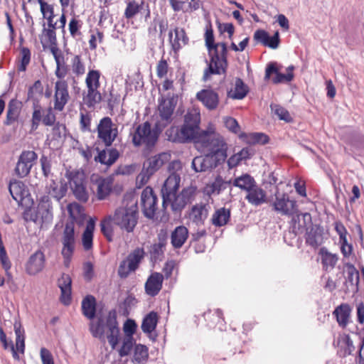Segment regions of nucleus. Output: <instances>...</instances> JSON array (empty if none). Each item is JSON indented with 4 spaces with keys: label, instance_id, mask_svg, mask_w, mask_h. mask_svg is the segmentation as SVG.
I'll list each match as a JSON object with an SVG mask.
<instances>
[{
    "label": "nucleus",
    "instance_id": "nucleus-1",
    "mask_svg": "<svg viewBox=\"0 0 364 364\" xmlns=\"http://www.w3.org/2000/svg\"><path fill=\"white\" fill-rule=\"evenodd\" d=\"M82 312L90 320L89 330L92 336L103 341L106 337L112 348L114 349L119 343L120 333L116 310H110L105 318L102 315L96 316V299L92 295H87L82 301Z\"/></svg>",
    "mask_w": 364,
    "mask_h": 364
},
{
    "label": "nucleus",
    "instance_id": "nucleus-2",
    "mask_svg": "<svg viewBox=\"0 0 364 364\" xmlns=\"http://www.w3.org/2000/svg\"><path fill=\"white\" fill-rule=\"evenodd\" d=\"M180 181V176L174 173L170 175L165 181L161 190L164 210L170 205L173 212L181 213L186 205L191 202L194 193L191 188H183L177 194Z\"/></svg>",
    "mask_w": 364,
    "mask_h": 364
},
{
    "label": "nucleus",
    "instance_id": "nucleus-3",
    "mask_svg": "<svg viewBox=\"0 0 364 364\" xmlns=\"http://www.w3.org/2000/svg\"><path fill=\"white\" fill-rule=\"evenodd\" d=\"M200 113L188 112L184 116L183 124L181 128L172 127L166 130L168 140L181 144L193 141L196 146L198 138L202 135L203 130L200 129Z\"/></svg>",
    "mask_w": 364,
    "mask_h": 364
},
{
    "label": "nucleus",
    "instance_id": "nucleus-4",
    "mask_svg": "<svg viewBox=\"0 0 364 364\" xmlns=\"http://www.w3.org/2000/svg\"><path fill=\"white\" fill-rule=\"evenodd\" d=\"M196 147L202 151H207V154L214 157L218 164L224 163L228 157L227 143L223 137L215 133L212 128L202 131V135L198 138Z\"/></svg>",
    "mask_w": 364,
    "mask_h": 364
},
{
    "label": "nucleus",
    "instance_id": "nucleus-5",
    "mask_svg": "<svg viewBox=\"0 0 364 364\" xmlns=\"http://www.w3.org/2000/svg\"><path fill=\"white\" fill-rule=\"evenodd\" d=\"M81 208L82 207L76 203H70L68 205V211L70 220L67 221L65 225L61 239L63 244L61 254L65 259L66 265L69 263L75 250V221L77 215L80 214Z\"/></svg>",
    "mask_w": 364,
    "mask_h": 364
},
{
    "label": "nucleus",
    "instance_id": "nucleus-6",
    "mask_svg": "<svg viewBox=\"0 0 364 364\" xmlns=\"http://www.w3.org/2000/svg\"><path fill=\"white\" fill-rule=\"evenodd\" d=\"M109 220L121 230L133 232L139 220L137 202L117 208L112 215H109Z\"/></svg>",
    "mask_w": 364,
    "mask_h": 364
},
{
    "label": "nucleus",
    "instance_id": "nucleus-7",
    "mask_svg": "<svg viewBox=\"0 0 364 364\" xmlns=\"http://www.w3.org/2000/svg\"><path fill=\"white\" fill-rule=\"evenodd\" d=\"M160 133L161 130L157 124L151 129L150 122L146 121L136 128L132 136V143L136 147L144 144L142 153L144 156H148L153 151Z\"/></svg>",
    "mask_w": 364,
    "mask_h": 364
},
{
    "label": "nucleus",
    "instance_id": "nucleus-8",
    "mask_svg": "<svg viewBox=\"0 0 364 364\" xmlns=\"http://www.w3.org/2000/svg\"><path fill=\"white\" fill-rule=\"evenodd\" d=\"M65 177L69 181L70 189L75 198L80 202L86 203L89 199V193L84 171H68L65 173Z\"/></svg>",
    "mask_w": 364,
    "mask_h": 364
},
{
    "label": "nucleus",
    "instance_id": "nucleus-9",
    "mask_svg": "<svg viewBox=\"0 0 364 364\" xmlns=\"http://www.w3.org/2000/svg\"><path fill=\"white\" fill-rule=\"evenodd\" d=\"M213 53H209L210 55L208 68L204 70L203 80L207 81L212 75H225L228 67V50L219 51L213 48Z\"/></svg>",
    "mask_w": 364,
    "mask_h": 364
},
{
    "label": "nucleus",
    "instance_id": "nucleus-10",
    "mask_svg": "<svg viewBox=\"0 0 364 364\" xmlns=\"http://www.w3.org/2000/svg\"><path fill=\"white\" fill-rule=\"evenodd\" d=\"M144 256L145 252L143 248L136 247L132 251L126 259L119 263L117 269L118 276L121 279L127 278L131 272H135L139 268Z\"/></svg>",
    "mask_w": 364,
    "mask_h": 364
},
{
    "label": "nucleus",
    "instance_id": "nucleus-11",
    "mask_svg": "<svg viewBox=\"0 0 364 364\" xmlns=\"http://www.w3.org/2000/svg\"><path fill=\"white\" fill-rule=\"evenodd\" d=\"M274 196L275 200L271 203L274 212L288 216L294 215L299 212L296 201L291 199L288 193H280L277 190Z\"/></svg>",
    "mask_w": 364,
    "mask_h": 364
},
{
    "label": "nucleus",
    "instance_id": "nucleus-12",
    "mask_svg": "<svg viewBox=\"0 0 364 364\" xmlns=\"http://www.w3.org/2000/svg\"><path fill=\"white\" fill-rule=\"evenodd\" d=\"M97 137L106 146H110L118 135L116 125L109 117H103L97 125Z\"/></svg>",
    "mask_w": 364,
    "mask_h": 364
},
{
    "label": "nucleus",
    "instance_id": "nucleus-13",
    "mask_svg": "<svg viewBox=\"0 0 364 364\" xmlns=\"http://www.w3.org/2000/svg\"><path fill=\"white\" fill-rule=\"evenodd\" d=\"M38 159L37 154L33 151H23L18 157L15 173L19 178L28 175L33 166V163Z\"/></svg>",
    "mask_w": 364,
    "mask_h": 364
},
{
    "label": "nucleus",
    "instance_id": "nucleus-14",
    "mask_svg": "<svg viewBox=\"0 0 364 364\" xmlns=\"http://www.w3.org/2000/svg\"><path fill=\"white\" fill-rule=\"evenodd\" d=\"M143 213L146 218L152 219L156 210L157 196L155 195L152 188L146 187L141 195Z\"/></svg>",
    "mask_w": 364,
    "mask_h": 364
},
{
    "label": "nucleus",
    "instance_id": "nucleus-15",
    "mask_svg": "<svg viewBox=\"0 0 364 364\" xmlns=\"http://www.w3.org/2000/svg\"><path fill=\"white\" fill-rule=\"evenodd\" d=\"M168 240V233L166 230H161L157 235V241L150 245L149 253L150 259L153 262L161 261L164 257V252Z\"/></svg>",
    "mask_w": 364,
    "mask_h": 364
},
{
    "label": "nucleus",
    "instance_id": "nucleus-16",
    "mask_svg": "<svg viewBox=\"0 0 364 364\" xmlns=\"http://www.w3.org/2000/svg\"><path fill=\"white\" fill-rule=\"evenodd\" d=\"M168 157L169 155L164 152L149 158L143 164L141 173L149 179L168 161Z\"/></svg>",
    "mask_w": 364,
    "mask_h": 364
},
{
    "label": "nucleus",
    "instance_id": "nucleus-17",
    "mask_svg": "<svg viewBox=\"0 0 364 364\" xmlns=\"http://www.w3.org/2000/svg\"><path fill=\"white\" fill-rule=\"evenodd\" d=\"M54 108L62 111L70 98L68 85L65 80H58L55 85Z\"/></svg>",
    "mask_w": 364,
    "mask_h": 364
},
{
    "label": "nucleus",
    "instance_id": "nucleus-18",
    "mask_svg": "<svg viewBox=\"0 0 364 364\" xmlns=\"http://www.w3.org/2000/svg\"><path fill=\"white\" fill-rule=\"evenodd\" d=\"M46 258L41 250L32 254L26 263V272L29 275H36L41 272L45 267Z\"/></svg>",
    "mask_w": 364,
    "mask_h": 364
},
{
    "label": "nucleus",
    "instance_id": "nucleus-19",
    "mask_svg": "<svg viewBox=\"0 0 364 364\" xmlns=\"http://www.w3.org/2000/svg\"><path fill=\"white\" fill-rule=\"evenodd\" d=\"M221 164L210 155L196 156L191 163V166L196 172H204L216 168Z\"/></svg>",
    "mask_w": 364,
    "mask_h": 364
},
{
    "label": "nucleus",
    "instance_id": "nucleus-20",
    "mask_svg": "<svg viewBox=\"0 0 364 364\" xmlns=\"http://www.w3.org/2000/svg\"><path fill=\"white\" fill-rule=\"evenodd\" d=\"M196 98L209 110H214L219 103L218 94L213 90L204 89L198 92Z\"/></svg>",
    "mask_w": 364,
    "mask_h": 364
},
{
    "label": "nucleus",
    "instance_id": "nucleus-21",
    "mask_svg": "<svg viewBox=\"0 0 364 364\" xmlns=\"http://www.w3.org/2000/svg\"><path fill=\"white\" fill-rule=\"evenodd\" d=\"M164 275L159 272L150 274L145 283V291L151 296H156L162 288Z\"/></svg>",
    "mask_w": 364,
    "mask_h": 364
},
{
    "label": "nucleus",
    "instance_id": "nucleus-22",
    "mask_svg": "<svg viewBox=\"0 0 364 364\" xmlns=\"http://www.w3.org/2000/svg\"><path fill=\"white\" fill-rule=\"evenodd\" d=\"M323 228L319 225H312L310 228H306V242L314 248L320 246L323 242Z\"/></svg>",
    "mask_w": 364,
    "mask_h": 364
},
{
    "label": "nucleus",
    "instance_id": "nucleus-23",
    "mask_svg": "<svg viewBox=\"0 0 364 364\" xmlns=\"http://www.w3.org/2000/svg\"><path fill=\"white\" fill-rule=\"evenodd\" d=\"M176 107V102L173 98L167 100L162 98L159 101V113L161 119L166 122V124H170L172 121V115Z\"/></svg>",
    "mask_w": 364,
    "mask_h": 364
},
{
    "label": "nucleus",
    "instance_id": "nucleus-24",
    "mask_svg": "<svg viewBox=\"0 0 364 364\" xmlns=\"http://www.w3.org/2000/svg\"><path fill=\"white\" fill-rule=\"evenodd\" d=\"M37 215L43 223H49L53 219V207L49 196H43L37 207Z\"/></svg>",
    "mask_w": 364,
    "mask_h": 364
},
{
    "label": "nucleus",
    "instance_id": "nucleus-25",
    "mask_svg": "<svg viewBox=\"0 0 364 364\" xmlns=\"http://www.w3.org/2000/svg\"><path fill=\"white\" fill-rule=\"evenodd\" d=\"M58 284L60 289V301L64 305H69L71 302V284L72 279L67 274H63L58 279Z\"/></svg>",
    "mask_w": 364,
    "mask_h": 364
},
{
    "label": "nucleus",
    "instance_id": "nucleus-26",
    "mask_svg": "<svg viewBox=\"0 0 364 364\" xmlns=\"http://www.w3.org/2000/svg\"><path fill=\"white\" fill-rule=\"evenodd\" d=\"M22 108V103L17 99H11L9 104L6 111V117L4 122V125L10 126L15 122L18 120Z\"/></svg>",
    "mask_w": 364,
    "mask_h": 364
},
{
    "label": "nucleus",
    "instance_id": "nucleus-27",
    "mask_svg": "<svg viewBox=\"0 0 364 364\" xmlns=\"http://www.w3.org/2000/svg\"><path fill=\"white\" fill-rule=\"evenodd\" d=\"M93 185L97 186V196L99 200L105 199L111 192L112 181L108 178H103L98 176L91 178Z\"/></svg>",
    "mask_w": 364,
    "mask_h": 364
},
{
    "label": "nucleus",
    "instance_id": "nucleus-28",
    "mask_svg": "<svg viewBox=\"0 0 364 364\" xmlns=\"http://www.w3.org/2000/svg\"><path fill=\"white\" fill-rule=\"evenodd\" d=\"M245 199L252 205L259 206L267 203L266 192L256 183L249 190Z\"/></svg>",
    "mask_w": 364,
    "mask_h": 364
},
{
    "label": "nucleus",
    "instance_id": "nucleus-29",
    "mask_svg": "<svg viewBox=\"0 0 364 364\" xmlns=\"http://www.w3.org/2000/svg\"><path fill=\"white\" fill-rule=\"evenodd\" d=\"M273 73L276 75L275 77L272 78V82L274 84L291 82L294 78V73H281L279 72L276 63H271L266 68L264 78L269 79L270 75Z\"/></svg>",
    "mask_w": 364,
    "mask_h": 364
},
{
    "label": "nucleus",
    "instance_id": "nucleus-30",
    "mask_svg": "<svg viewBox=\"0 0 364 364\" xmlns=\"http://www.w3.org/2000/svg\"><path fill=\"white\" fill-rule=\"evenodd\" d=\"M175 38L173 39V31H170L168 33L169 41L171 44L172 49L177 52L179 50L182 46H185L188 43V38L183 28H175L174 30Z\"/></svg>",
    "mask_w": 364,
    "mask_h": 364
},
{
    "label": "nucleus",
    "instance_id": "nucleus-31",
    "mask_svg": "<svg viewBox=\"0 0 364 364\" xmlns=\"http://www.w3.org/2000/svg\"><path fill=\"white\" fill-rule=\"evenodd\" d=\"M188 237V230L183 225L176 227L171 232V242L176 249L181 248Z\"/></svg>",
    "mask_w": 364,
    "mask_h": 364
},
{
    "label": "nucleus",
    "instance_id": "nucleus-32",
    "mask_svg": "<svg viewBox=\"0 0 364 364\" xmlns=\"http://www.w3.org/2000/svg\"><path fill=\"white\" fill-rule=\"evenodd\" d=\"M351 309L348 304H341L333 312L340 326L345 328L350 316Z\"/></svg>",
    "mask_w": 364,
    "mask_h": 364
},
{
    "label": "nucleus",
    "instance_id": "nucleus-33",
    "mask_svg": "<svg viewBox=\"0 0 364 364\" xmlns=\"http://www.w3.org/2000/svg\"><path fill=\"white\" fill-rule=\"evenodd\" d=\"M95 227V221L92 218H90L87 221L85 229L82 235V243L85 250H90L92 247Z\"/></svg>",
    "mask_w": 364,
    "mask_h": 364
},
{
    "label": "nucleus",
    "instance_id": "nucleus-34",
    "mask_svg": "<svg viewBox=\"0 0 364 364\" xmlns=\"http://www.w3.org/2000/svg\"><path fill=\"white\" fill-rule=\"evenodd\" d=\"M230 219V210L225 208L217 209L211 218L212 224L215 227H222L228 224Z\"/></svg>",
    "mask_w": 364,
    "mask_h": 364
},
{
    "label": "nucleus",
    "instance_id": "nucleus-35",
    "mask_svg": "<svg viewBox=\"0 0 364 364\" xmlns=\"http://www.w3.org/2000/svg\"><path fill=\"white\" fill-rule=\"evenodd\" d=\"M159 316L156 312L151 311L143 318L141 330L144 333H151L156 329L158 323Z\"/></svg>",
    "mask_w": 364,
    "mask_h": 364
},
{
    "label": "nucleus",
    "instance_id": "nucleus-36",
    "mask_svg": "<svg viewBox=\"0 0 364 364\" xmlns=\"http://www.w3.org/2000/svg\"><path fill=\"white\" fill-rule=\"evenodd\" d=\"M239 137L245 140L247 144H266L269 141V136L263 133L255 132L250 134H246L242 132L239 134Z\"/></svg>",
    "mask_w": 364,
    "mask_h": 364
},
{
    "label": "nucleus",
    "instance_id": "nucleus-37",
    "mask_svg": "<svg viewBox=\"0 0 364 364\" xmlns=\"http://www.w3.org/2000/svg\"><path fill=\"white\" fill-rule=\"evenodd\" d=\"M208 215V210L205 204H196L191 208V217L193 221L196 223L203 224L204 220L207 218Z\"/></svg>",
    "mask_w": 364,
    "mask_h": 364
},
{
    "label": "nucleus",
    "instance_id": "nucleus-38",
    "mask_svg": "<svg viewBox=\"0 0 364 364\" xmlns=\"http://www.w3.org/2000/svg\"><path fill=\"white\" fill-rule=\"evenodd\" d=\"M255 178L248 173L242 174V176L235 178L232 181V185L235 187L245 191L247 193L252 187L256 184Z\"/></svg>",
    "mask_w": 364,
    "mask_h": 364
},
{
    "label": "nucleus",
    "instance_id": "nucleus-39",
    "mask_svg": "<svg viewBox=\"0 0 364 364\" xmlns=\"http://www.w3.org/2000/svg\"><path fill=\"white\" fill-rule=\"evenodd\" d=\"M68 191V186L65 181H60V186L58 187V183L53 180L50 184L48 193L60 201L65 195Z\"/></svg>",
    "mask_w": 364,
    "mask_h": 364
},
{
    "label": "nucleus",
    "instance_id": "nucleus-40",
    "mask_svg": "<svg viewBox=\"0 0 364 364\" xmlns=\"http://www.w3.org/2000/svg\"><path fill=\"white\" fill-rule=\"evenodd\" d=\"M248 87L245 84L241 78H236L235 83V90L232 94L228 92V96L232 99L242 100L248 93Z\"/></svg>",
    "mask_w": 364,
    "mask_h": 364
},
{
    "label": "nucleus",
    "instance_id": "nucleus-41",
    "mask_svg": "<svg viewBox=\"0 0 364 364\" xmlns=\"http://www.w3.org/2000/svg\"><path fill=\"white\" fill-rule=\"evenodd\" d=\"M87 87V94L85 100V104L88 107H93L96 104L102 101L101 93L97 90L92 88L91 85Z\"/></svg>",
    "mask_w": 364,
    "mask_h": 364
},
{
    "label": "nucleus",
    "instance_id": "nucleus-42",
    "mask_svg": "<svg viewBox=\"0 0 364 364\" xmlns=\"http://www.w3.org/2000/svg\"><path fill=\"white\" fill-rule=\"evenodd\" d=\"M38 1L41 6V11L45 18H46V8L48 11H49L50 15L48 17L46 18L48 20V25L49 27L48 29H55L56 28V23H53V19L55 16L53 6L47 4L43 0H38Z\"/></svg>",
    "mask_w": 364,
    "mask_h": 364
},
{
    "label": "nucleus",
    "instance_id": "nucleus-43",
    "mask_svg": "<svg viewBox=\"0 0 364 364\" xmlns=\"http://www.w3.org/2000/svg\"><path fill=\"white\" fill-rule=\"evenodd\" d=\"M149 358L148 348L145 345L136 344L134 350V359L137 363L146 362Z\"/></svg>",
    "mask_w": 364,
    "mask_h": 364
},
{
    "label": "nucleus",
    "instance_id": "nucleus-44",
    "mask_svg": "<svg viewBox=\"0 0 364 364\" xmlns=\"http://www.w3.org/2000/svg\"><path fill=\"white\" fill-rule=\"evenodd\" d=\"M319 253L321 255V260L323 266H330L332 268L336 266L338 259L336 255L331 254L325 247L321 248Z\"/></svg>",
    "mask_w": 364,
    "mask_h": 364
},
{
    "label": "nucleus",
    "instance_id": "nucleus-45",
    "mask_svg": "<svg viewBox=\"0 0 364 364\" xmlns=\"http://www.w3.org/2000/svg\"><path fill=\"white\" fill-rule=\"evenodd\" d=\"M143 4L144 1H141V4H139L135 0L129 1L124 11L125 18L127 19L132 18L139 12L140 9L142 8Z\"/></svg>",
    "mask_w": 364,
    "mask_h": 364
},
{
    "label": "nucleus",
    "instance_id": "nucleus-46",
    "mask_svg": "<svg viewBox=\"0 0 364 364\" xmlns=\"http://www.w3.org/2000/svg\"><path fill=\"white\" fill-rule=\"evenodd\" d=\"M272 112L274 113L275 115H277L279 119L284 120L286 122H290L292 121V118L289 114V112L283 107L276 105V104H272L270 105Z\"/></svg>",
    "mask_w": 364,
    "mask_h": 364
},
{
    "label": "nucleus",
    "instance_id": "nucleus-47",
    "mask_svg": "<svg viewBox=\"0 0 364 364\" xmlns=\"http://www.w3.org/2000/svg\"><path fill=\"white\" fill-rule=\"evenodd\" d=\"M134 346V338H124L122 346L119 350V355L121 358L128 355L132 351Z\"/></svg>",
    "mask_w": 364,
    "mask_h": 364
},
{
    "label": "nucleus",
    "instance_id": "nucleus-48",
    "mask_svg": "<svg viewBox=\"0 0 364 364\" xmlns=\"http://www.w3.org/2000/svg\"><path fill=\"white\" fill-rule=\"evenodd\" d=\"M223 122L225 127L234 134H239L240 132V127L237 121L232 117H225L223 118Z\"/></svg>",
    "mask_w": 364,
    "mask_h": 364
},
{
    "label": "nucleus",
    "instance_id": "nucleus-49",
    "mask_svg": "<svg viewBox=\"0 0 364 364\" xmlns=\"http://www.w3.org/2000/svg\"><path fill=\"white\" fill-rule=\"evenodd\" d=\"M111 221L108 219L102 220L100 223V230L104 236L108 241H112L113 237V228L110 225Z\"/></svg>",
    "mask_w": 364,
    "mask_h": 364
},
{
    "label": "nucleus",
    "instance_id": "nucleus-50",
    "mask_svg": "<svg viewBox=\"0 0 364 364\" xmlns=\"http://www.w3.org/2000/svg\"><path fill=\"white\" fill-rule=\"evenodd\" d=\"M72 70L77 75H83L85 72V68L83 63L81 62L80 55H75L72 61Z\"/></svg>",
    "mask_w": 364,
    "mask_h": 364
},
{
    "label": "nucleus",
    "instance_id": "nucleus-51",
    "mask_svg": "<svg viewBox=\"0 0 364 364\" xmlns=\"http://www.w3.org/2000/svg\"><path fill=\"white\" fill-rule=\"evenodd\" d=\"M40 163L43 176L48 178L51 174V160L43 154L40 159Z\"/></svg>",
    "mask_w": 364,
    "mask_h": 364
},
{
    "label": "nucleus",
    "instance_id": "nucleus-52",
    "mask_svg": "<svg viewBox=\"0 0 364 364\" xmlns=\"http://www.w3.org/2000/svg\"><path fill=\"white\" fill-rule=\"evenodd\" d=\"M21 63L18 67L19 71H25L26 66L29 64L31 60V52L28 48L23 47L21 50Z\"/></svg>",
    "mask_w": 364,
    "mask_h": 364
},
{
    "label": "nucleus",
    "instance_id": "nucleus-53",
    "mask_svg": "<svg viewBox=\"0 0 364 364\" xmlns=\"http://www.w3.org/2000/svg\"><path fill=\"white\" fill-rule=\"evenodd\" d=\"M205 46L208 50V52L211 53L213 50V48H215L214 34H213V31L211 26H210L209 28H207V29L205 31Z\"/></svg>",
    "mask_w": 364,
    "mask_h": 364
},
{
    "label": "nucleus",
    "instance_id": "nucleus-54",
    "mask_svg": "<svg viewBox=\"0 0 364 364\" xmlns=\"http://www.w3.org/2000/svg\"><path fill=\"white\" fill-rule=\"evenodd\" d=\"M137 325L132 319H127L124 323L123 330L126 334L125 338L133 337L136 330Z\"/></svg>",
    "mask_w": 364,
    "mask_h": 364
},
{
    "label": "nucleus",
    "instance_id": "nucleus-55",
    "mask_svg": "<svg viewBox=\"0 0 364 364\" xmlns=\"http://www.w3.org/2000/svg\"><path fill=\"white\" fill-rule=\"evenodd\" d=\"M347 266L348 267V281L351 284H353V282L355 281V286L358 287L359 284V273L353 264H348Z\"/></svg>",
    "mask_w": 364,
    "mask_h": 364
},
{
    "label": "nucleus",
    "instance_id": "nucleus-56",
    "mask_svg": "<svg viewBox=\"0 0 364 364\" xmlns=\"http://www.w3.org/2000/svg\"><path fill=\"white\" fill-rule=\"evenodd\" d=\"M168 70V65L166 60L161 58L157 63V66H156L157 76L159 78H163L164 77H165L167 75Z\"/></svg>",
    "mask_w": 364,
    "mask_h": 364
},
{
    "label": "nucleus",
    "instance_id": "nucleus-57",
    "mask_svg": "<svg viewBox=\"0 0 364 364\" xmlns=\"http://www.w3.org/2000/svg\"><path fill=\"white\" fill-rule=\"evenodd\" d=\"M231 184H232V182L230 180L225 181H223L220 176H218L213 183V188L215 191H218L219 193L220 191L227 188V187L230 186Z\"/></svg>",
    "mask_w": 364,
    "mask_h": 364
},
{
    "label": "nucleus",
    "instance_id": "nucleus-58",
    "mask_svg": "<svg viewBox=\"0 0 364 364\" xmlns=\"http://www.w3.org/2000/svg\"><path fill=\"white\" fill-rule=\"evenodd\" d=\"M253 38L257 43H260L265 46L269 33L264 30L258 29L255 32Z\"/></svg>",
    "mask_w": 364,
    "mask_h": 364
},
{
    "label": "nucleus",
    "instance_id": "nucleus-59",
    "mask_svg": "<svg viewBox=\"0 0 364 364\" xmlns=\"http://www.w3.org/2000/svg\"><path fill=\"white\" fill-rule=\"evenodd\" d=\"M280 43L279 33L276 31L272 36H269L265 46L272 49H276L279 47Z\"/></svg>",
    "mask_w": 364,
    "mask_h": 364
},
{
    "label": "nucleus",
    "instance_id": "nucleus-60",
    "mask_svg": "<svg viewBox=\"0 0 364 364\" xmlns=\"http://www.w3.org/2000/svg\"><path fill=\"white\" fill-rule=\"evenodd\" d=\"M43 90V87L41 80H36L34 84L29 87L28 90V99H31L34 96L35 92H38L39 94H42Z\"/></svg>",
    "mask_w": 364,
    "mask_h": 364
},
{
    "label": "nucleus",
    "instance_id": "nucleus-61",
    "mask_svg": "<svg viewBox=\"0 0 364 364\" xmlns=\"http://www.w3.org/2000/svg\"><path fill=\"white\" fill-rule=\"evenodd\" d=\"M55 115L50 107L47 110V114L43 117L42 122L46 126H53L55 124Z\"/></svg>",
    "mask_w": 364,
    "mask_h": 364
},
{
    "label": "nucleus",
    "instance_id": "nucleus-62",
    "mask_svg": "<svg viewBox=\"0 0 364 364\" xmlns=\"http://www.w3.org/2000/svg\"><path fill=\"white\" fill-rule=\"evenodd\" d=\"M95 150L97 154L95 156L94 160L96 162H99L101 164L107 166V152L105 149L100 150L98 147H96Z\"/></svg>",
    "mask_w": 364,
    "mask_h": 364
},
{
    "label": "nucleus",
    "instance_id": "nucleus-63",
    "mask_svg": "<svg viewBox=\"0 0 364 364\" xmlns=\"http://www.w3.org/2000/svg\"><path fill=\"white\" fill-rule=\"evenodd\" d=\"M41 358L43 364H54L52 354L45 348L41 349Z\"/></svg>",
    "mask_w": 364,
    "mask_h": 364
},
{
    "label": "nucleus",
    "instance_id": "nucleus-64",
    "mask_svg": "<svg viewBox=\"0 0 364 364\" xmlns=\"http://www.w3.org/2000/svg\"><path fill=\"white\" fill-rule=\"evenodd\" d=\"M97 80H100V73L98 70H90L87 73V77L85 80L87 87H89L90 85H91L92 87V83L95 82V80L94 79H95V78L97 79Z\"/></svg>",
    "mask_w": 364,
    "mask_h": 364
}]
</instances>
